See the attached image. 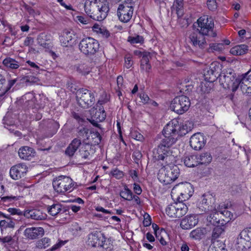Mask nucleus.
Listing matches in <instances>:
<instances>
[{"instance_id": "f257e3e1", "label": "nucleus", "mask_w": 251, "mask_h": 251, "mask_svg": "<svg viewBox=\"0 0 251 251\" xmlns=\"http://www.w3.org/2000/svg\"><path fill=\"white\" fill-rule=\"evenodd\" d=\"M178 122L173 120L164 127L162 131L163 138L161 139L157 148L153 152V157L156 160H166L168 163L173 162L175 157L172 154L170 147L177 140L179 135Z\"/></svg>"}, {"instance_id": "f03ea898", "label": "nucleus", "mask_w": 251, "mask_h": 251, "mask_svg": "<svg viewBox=\"0 0 251 251\" xmlns=\"http://www.w3.org/2000/svg\"><path fill=\"white\" fill-rule=\"evenodd\" d=\"M220 84L225 89H231L234 93L239 88L241 81L240 75L236 77V74L231 69H227L223 71L218 75Z\"/></svg>"}, {"instance_id": "7ed1b4c3", "label": "nucleus", "mask_w": 251, "mask_h": 251, "mask_svg": "<svg viewBox=\"0 0 251 251\" xmlns=\"http://www.w3.org/2000/svg\"><path fill=\"white\" fill-rule=\"evenodd\" d=\"M162 160L165 161L166 165L159 170L158 178L160 182L167 185L177 178L179 174V169L177 166L173 164L176 162V159L170 163H168L166 160Z\"/></svg>"}, {"instance_id": "20e7f679", "label": "nucleus", "mask_w": 251, "mask_h": 251, "mask_svg": "<svg viewBox=\"0 0 251 251\" xmlns=\"http://www.w3.org/2000/svg\"><path fill=\"white\" fill-rule=\"evenodd\" d=\"M195 24L194 26H196ZM196 24L198 25L197 31L207 37V41H211L216 36L217 34L214 31V22L211 18L207 15L201 16L198 19Z\"/></svg>"}, {"instance_id": "39448f33", "label": "nucleus", "mask_w": 251, "mask_h": 251, "mask_svg": "<svg viewBox=\"0 0 251 251\" xmlns=\"http://www.w3.org/2000/svg\"><path fill=\"white\" fill-rule=\"evenodd\" d=\"M84 9L86 13L91 18L98 21L103 20L109 10L107 4L101 2L89 6L85 5Z\"/></svg>"}, {"instance_id": "423d86ee", "label": "nucleus", "mask_w": 251, "mask_h": 251, "mask_svg": "<svg viewBox=\"0 0 251 251\" xmlns=\"http://www.w3.org/2000/svg\"><path fill=\"white\" fill-rule=\"evenodd\" d=\"M76 99L78 104L83 108H88L95 102L94 92L87 89H79L76 92Z\"/></svg>"}, {"instance_id": "0eeeda50", "label": "nucleus", "mask_w": 251, "mask_h": 251, "mask_svg": "<svg viewBox=\"0 0 251 251\" xmlns=\"http://www.w3.org/2000/svg\"><path fill=\"white\" fill-rule=\"evenodd\" d=\"M78 47L83 54L91 56L99 51L100 44L97 40L92 37H86L80 41Z\"/></svg>"}, {"instance_id": "6e6552de", "label": "nucleus", "mask_w": 251, "mask_h": 251, "mask_svg": "<svg viewBox=\"0 0 251 251\" xmlns=\"http://www.w3.org/2000/svg\"><path fill=\"white\" fill-rule=\"evenodd\" d=\"M75 184L73 179L65 176H60L52 182L54 190L59 194H64L74 187Z\"/></svg>"}, {"instance_id": "1a4fd4ad", "label": "nucleus", "mask_w": 251, "mask_h": 251, "mask_svg": "<svg viewBox=\"0 0 251 251\" xmlns=\"http://www.w3.org/2000/svg\"><path fill=\"white\" fill-rule=\"evenodd\" d=\"M190 106V100L188 97L181 95L175 97L170 105L171 110L178 114L187 111Z\"/></svg>"}, {"instance_id": "9d476101", "label": "nucleus", "mask_w": 251, "mask_h": 251, "mask_svg": "<svg viewBox=\"0 0 251 251\" xmlns=\"http://www.w3.org/2000/svg\"><path fill=\"white\" fill-rule=\"evenodd\" d=\"M215 199L211 194H205L201 197L198 204V208L205 213H216L217 211Z\"/></svg>"}, {"instance_id": "9b49d317", "label": "nucleus", "mask_w": 251, "mask_h": 251, "mask_svg": "<svg viewBox=\"0 0 251 251\" xmlns=\"http://www.w3.org/2000/svg\"><path fill=\"white\" fill-rule=\"evenodd\" d=\"M187 211L188 207L183 202H175L169 204L166 208L167 215L171 218H180Z\"/></svg>"}, {"instance_id": "f8f14e48", "label": "nucleus", "mask_w": 251, "mask_h": 251, "mask_svg": "<svg viewBox=\"0 0 251 251\" xmlns=\"http://www.w3.org/2000/svg\"><path fill=\"white\" fill-rule=\"evenodd\" d=\"M237 249L243 251L251 247V227L243 230L236 241Z\"/></svg>"}, {"instance_id": "ddd939ff", "label": "nucleus", "mask_w": 251, "mask_h": 251, "mask_svg": "<svg viewBox=\"0 0 251 251\" xmlns=\"http://www.w3.org/2000/svg\"><path fill=\"white\" fill-rule=\"evenodd\" d=\"M134 7L123 3L119 4L117 9V16L120 21L123 23H127L131 19Z\"/></svg>"}, {"instance_id": "4468645a", "label": "nucleus", "mask_w": 251, "mask_h": 251, "mask_svg": "<svg viewBox=\"0 0 251 251\" xmlns=\"http://www.w3.org/2000/svg\"><path fill=\"white\" fill-rule=\"evenodd\" d=\"M90 113L92 116L89 120L90 122L94 126L100 127V125L98 123L104 121L106 118V113L103 107H100L98 110L94 107L90 110Z\"/></svg>"}, {"instance_id": "2eb2a0df", "label": "nucleus", "mask_w": 251, "mask_h": 251, "mask_svg": "<svg viewBox=\"0 0 251 251\" xmlns=\"http://www.w3.org/2000/svg\"><path fill=\"white\" fill-rule=\"evenodd\" d=\"M190 43L195 47L203 49L206 45L207 37L197 31L192 32L189 36Z\"/></svg>"}, {"instance_id": "dca6fc26", "label": "nucleus", "mask_w": 251, "mask_h": 251, "mask_svg": "<svg viewBox=\"0 0 251 251\" xmlns=\"http://www.w3.org/2000/svg\"><path fill=\"white\" fill-rule=\"evenodd\" d=\"M105 239L103 234L99 230H94L88 235L87 243L92 247H99L101 241Z\"/></svg>"}, {"instance_id": "f3484780", "label": "nucleus", "mask_w": 251, "mask_h": 251, "mask_svg": "<svg viewBox=\"0 0 251 251\" xmlns=\"http://www.w3.org/2000/svg\"><path fill=\"white\" fill-rule=\"evenodd\" d=\"M27 171V166L23 163L12 166L9 172L11 177L14 180H18L24 177Z\"/></svg>"}, {"instance_id": "a211bd4d", "label": "nucleus", "mask_w": 251, "mask_h": 251, "mask_svg": "<svg viewBox=\"0 0 251 251\" xmlns=\"http://www.w3.org/2000/svg\"><path fill=\"white\" fill-rule=\"evenodd\" d=\"M75 35L74 31L65 29L59 37L61 44L63 47L72 46L75 43Z\"/></svg>"}, {"instance_id": "6ab92c4d", "label": "nucleus", "mask_w": 251, "mask_h": 251, "mask_svg": "<svg viewBox=\"0 0 251 251\" xmlns=\"http://www.w3.org/2000/svg\"><path fill=\"white\" fill-rule=\"evenodd\" d=\"M205 142L204 136L200 133L193 134L190 140V146L196 151L201 149L204 146Z\"/></svg>"}, {"instance_id": "aec40b11", "label": "nucleus", "mask_w": 251, "mask_h": 251, "mask_svg": "<svg viewBox=\"0 0 251 251\" xmlns=\"http://www.w3.org/2000/svg\"><path fill=\"white\" fill-rule=\"evenodd\" d=\"M198 223L197 215H190L185 217L181 221L180 226L183 229H190L196 226Z\"/></svg>"}, {"instance_id": "412c9836", "label": "nucleus", "mask_w": 251, "mask_h": 251, "mask_svg": "<svg viewBox=\"0 0 251 251\" xmlns=\"http://www.w3.org/2000/svg\"><path fill=\"white\" fill-rule=\"evenodd\" d=\"M35 150L32 148L28 146L22 147L18 151L20 158L25 160H31L35 156Z\"/></svg>"}, {"instance_id": "4be33fe9", "label": "nucleus", "mask_w": 251, "mask_h": 251, "mask_svg": "<svg viewBox=\"0 0 251 251\" xmlns=\"http://www.w3.org/2000/svg\"><path fill=\"white\" fill-rule=\"evenodd\" d=\"M24 215L27 218H31L35 220H45L47 216L46 213L37 209L27 210L24 212Z\"/></svg>"}, {"instance_id": "5701e85b", "label": "nucleus", "mask_w": 251, "mask_h": 251, "mask_svg": "<svg viewBox=\"0 0 251 251\" xmlns=\"http://www.w3.org/2000/svg\"><path fill=\"white\" fill-rule=\"evenodd\" d=\"M44 234V229L41 227L26 228L24 231L25 236L30 239H34Z\"/></svg>"}, {"instance_id": "b1692460", "label": "nucleus", "mask_w": 251, "mask_h": 251, "mask_svg": "<svg viewBox=\"0 0 251 251\" xmlns=\"http://www.w3.org/2000/svg\"><path fill=\"white\" fill-rule=\"evenodd\" d=\"M142 58L141 60V70L143 72L149 73L151 69V66L149 63L150 59L151 58V53L148 51L141 52Z\"/></svg>"}, {"instance_id": "393cba45", "label": "nucleus", "mask_w": 251, "mask_h": 251, "mask_svg": "<svg viewBox=\"0 0 251 251\" xmlns=\"http://www.w3.org/2000/svg\"><path fill=\"white\" fill-rule=\"evenodd\" d=\"M209 232H210V229L208 226L198 227L191 231L189 237L193 239L200 240L203 238Z\"/></svg>"}, {"instance_id": "a878e982", "label": "nucleus", "mask_w": 251, "mask_h": 251, "mask_svg": "<svg viewBox=\"0 0 251 251\" xmlns=\"http://www.w3.org/2000/svg\"><path fill=\"white\" fill-rule=\"evenodd\" d=\"M190 187V183H186L180 186L179 195L177 198V200L179 202H182L191 196L192 195L190 194V191H189Z\"/></svg>"}, {"instance_id": "bb28decb", "label": "nucleus", "mask_w": 251, "mask_h": 251, "mask_svg": "<svg viewBox=\"0 0 251 251\" xmlns=\"http://www.w3.org/2000/svg\"><path fill=\"white\" fill-rule=\"evenodd\" d=\"M0 217L4 218V219L0 221V227L1 230L6 229V228H14L15 223L13 220V218L11 217L10 215H6L0 212Z\"/></svg>"}, {"instance_id": "cd10ccee", "label": "nucleus", "mask_w": 251, "mask_h": 251, "mask_svg": "<svg viewBox=\"0 0 251 251\" xmlns=\"http://www.w3.org/2000/svg\"><path fill=\"white\" fill-rule=\"evenodd\" d=\"M81 142L77 138L74 139L65 151V154L69 156H72L81 145Z\"/></svg>"}, {"instance_id": "c85d7f7f", "label": "nucleus", "mask_w": 251, "mask_h": 251, "mask_svg": "<svg viewBox=\"0 0 251 251\" xmlns=\"http://www.w3.org/2000/svg\"><path fill=\"white\" fill-rule=\"evenodd\" d=\"M62 205L58 202L53 203L47 206L48 213L52 216H55L61 212L64 213V210L62 209Z\"/></svg>"}, {"instance_id": "c756f323", "label": "nucleus", "mask_w": 251, "mask_h": 251, "mask_svg": "<svg viewBox=\"0 0 251 251\" xmlns=\"http://www.w3.org/2000/svg\"><path fill=\"white\" fill-rule=\"evenodd\" d=\"M248 50L247 45L242 44L232 48L230 49V52L234 55H242L246 54Z\"/></svg>"}, {"instance_id": "7c9ffc66", "label": "nucleus", "mask_w": 251, "mask_h": 251, "mask_svg": "<svg viewBox=\"0 0 251 251\" xmlns=\"http://www.w3.org/2000/svg\"><path fill=\"white\" fill-rule=\"evenodd\" d=\"M3 64L6 67L11 69H17L20 66L19 61L10 57H7L4 59L3 60Z\"/></svg>"}, {"instance_id": "2f4dec72", "label": "nucleus", "mask_w": 251, "mask_h": 251, "mask_svg": "<svg viewBox=\"0 0 251 251\" xmlns=\"http://www.w3.org/2000/svg\"><path fill=\"white\" fill-rule=\"evenodd\" d=\"M180 128L179 129V133L180 136H183L190 131L193 127V124L191 122L186 121L184 124H179Z\"/></svg>"}, {"instance_id": "473e14b6", "label": "nucleus", "mask_w": 251, "mask_h": 251, "mask_svg": "<svg viewBox=\"0 0 251 251\" xmlns=\"http://www.w3.org/2000/svg\"><path fill=\"white\" fill-rule=\"evenodd\" d=\"M92 152L93 151L88 145L82 146L79 150L80 155L82 158L85 159H90V156Z\"/></svg>"}, {"instance_id": "72a5a7b5", "label": "nucleus", "mask_w": 251, "mask_h": 251, "mask_svg": "<svg viewBox=\"0 0 251 251\" xmlns=\"http://www.w3.org/2000/svg\"><path fill=\"white\" fill-rule=\"evenodd\" d=\"M183 162L185 165L188 167H194L198 165L197 157L195 155L186 156L183 159Z\"/></svg>"}, {"instance_id": "f704fd0d", "label": "nucleus", "mask_w": 251, "mask_h": 251, "mask_svg": "<svg viewBox=\"0 0 251 251\" xmlns=\"http://www.w3.org/2000/svg\"><path fill=\"white\" fill-rule=\"evenodd\" d=\"M221 225V226H217L213 228L212 233V239H217L221 235L224 233L226 227L224 225V223H222Z\"/></svg>"}, {"instance_id": "c9c22d12", "label": "nucleus", "mask_w": 251, "mask_h": 251, "mask_svg": "<svg viewBox=\"0 0 251 251\" xmlns=\"http://www.w3.org/2000/svg\"><path fill=\"white\" fill-rule=\"evenodd\" d=\"M22 99L23 100H25V104H26L27 106L31 108L33 107L36 99L33 93H27L23 97Z\"/></svg>"}, {"instance_id": "e433bc0d", "label": "nucleus", "mask_w": 251, "mask_h": 251, "mask_svg": "<svg viewBox=\"0 0 251 251\" xmlns=\"http://www.w3.org/2000/svg\"><path fill=\"white\" fill-rule=\"evenodd\" d=\"M199 160L198 164H209L212 160V156L209 153H202L199 156V158H197V160Z\"/></svg>"}, {"instance_id": "4c0bfd02", "label": "nucleus", "mask_w": 251, "mask_h": 251, "mask_svg": "<svg viewBox=\"0 0 251 251\" xmlns=\"http://www.w3.org/2000/svg\"><path fill=\"white\" fill-rule=\"evenodd\" d=\"M120 196L125 199L128 201L132 200L133 193L132 191L128 188L127 186H125L124 190L120 192Z\"/></svg>"}, {"instance_id": "58836bf2", "label": "nucleus", "mask_w": 251, "mask_h": 251, "mask_svg": "<svg viewBox=\"0 0 251 251\" xmlns=\"http://www.w3.org/2000/svg\"><path fill=\"white\" fill-rule=\"evenodd\" d=\"M36 100H35L33 107L32 108H36L37 109H43L46 105L45 98H41L40 96H39L38 98L35 97Z\"/></svg>"}, {"instance_id": "ea45409f", "label": "nucleus", "mask_w": 251, "mask_h": 251, "mask_svg": "<svg viewBox=\"0 0 251 251\" xmlns=\"http://www.w3.org/2000/svg\"><path fill=\"white\" fill-rule=\"evenodd\" d=\"M47 41V35L44 33H41L37 38L38 43L45 48H49V44L46 42Z\"/></svg>"}, {"instance_id": "a19ab883", "label": "nucleus", "mask_w": 251, "mask_h": 251, "mask_svg": "<svg viewBox=\"0 0 251 251\" xmlns=\"http://www.w3.org/2000/svg\"><path fill=\"white\" fill-rule=\"evenodd\" d=\"M50 243V239L45 237L37 241L36 247L39 249H45L49 246Z\"/></svg>"}, {"instance_id": "79ce46f5", "label": "nucleus", "mask_w": 251, "mask_h": 251, "mask_svg": "<svg viewBox=\"0 0 251 251\" xmlns=\"http://www.w3.org/2000/svg\"><path fill=\"white\" fill-rule=\"evenodd\" d=\"M250 72L240 75V84L245 85H251V75H249Z\"/></svg>"}, {"instance_id": "37998d69", "label": "nucleus", "mask_w": 251, "mask_h": 251, "mask_svg": "<svg viewBox=\"0 0 251 251\" xmlns=\"http://www.w3.org/2000/svg\"><path fill=\"white\" fill-rule=\"evenodd\" d=\"M224 44L223 43H213L209 45L208 51H221L224 49Z\"/></svg>"}, {"instance_id": "c03bdc74", "label": "nucleus", "mask_w": 251, "mask_h": 251, "mask_svg": "<svg viewBox=\"0 0 251 251\" xmlns=\"http://www.w3.org/2000/svg\"><path fill=\"white\" fill-rule=\"evenodd\" d=\"M76 71L78 73L85 75L89 73L90 68L84 64H80L77 67Z\"/></svg>"}, {"instance_id": "a18cd8bd", "label": "nucleus", "mask_w": 251, "mask_h": 251, "mask_svg": "<svg viewBox=\"0 0 251 251\" xmlns=\"http://www.w3.org/2000/svg\"><path fill=\"white\" fill-rule=\"evenodd\" d=\"M220 213L226 217L227 222H228L230 220L235 218V216L230 211H229L228 209L221 210V213Z\"/></svg>"}, {"instance_id": "49530a36", "label": "nucleus", "mask_w": 251, "mask_h": 251, "mask_svg": "<svg viewBox=\"0 0 251 251\" xmlns=\"http://www.w3.org/2000/svg\"><path fill=\"white\" fill-rule=\"evenodd\" d=\"M167 235V233L164 229H161L159 234L156 235V238L159 241L160 244L163 246L167 245V243L165 240L164 236Z\"/></svg>"}, {"instance_id": "de8ad7c7", "label": "nucleus", "mask_w": 251, "mask_h": 251, "mask_svg": "<svg viewBox=\"0 0 251 251\" xmlns=\"http://www.w3.org/2000/svg\"><path fill=\"white\" fill-rule=\"evenodd\" d=\"M23 7L25 9L28 13V14L33 17L35 15H39V12L38 11H35L32 7L28 5L26 3H24L23 4Z\"/></svg>"}, {"instance_id": "09e8293b", "label": "nucleus", "mask_w": 251, "mask_h": 251, "mask_svg": "<svg viewBox=\"0 0 251 251\" xmlns=\"http://www.w3.org/2000/svg\"><path fill=\"white\" fill-rule=\"evenodd\" d=\"M109 175L117 179H120L124 176L123 172L117 169L112 170L110 172Z\"/></svg>"}, {"instance_id": "8fccbe9b", "label": "nucleus", "mask_w": 251, "mask_h": 251, "mask_svg": "<svg viewBox=\"0 0 251 251\" xmlns=\"http://www.w3.org/2000/svg\"><path fill=\"white\" fill-rule=\"evenodd\" d=\"M207 5L211 11H215L217 9V3L216 0H207Z\"/></svg>"}, {"instance_id": "3c124183", "label": "nucleus", "mask_w": 251, "mask_h": 251, "mask_svg": "<svg viewBox=\"0 0 251 251\" xmlns=\"http://www.w3.org/2000/svg\"><path fill=\"white\" fill-rule=\"evenodd\" d=\"M128 41L131 44L140 43L143 42V38L139 35H137L136 37H129Z\"/></svg>"}, {"instance_id": "603ef678", "label": "nucleus", "mask_w": 251, "mask_h": 251, "mask_svg": "<svg viewBox=\"0 0 251 251\" xmlns=\"http://www.w3.org/2000/svg\"><path fill=\"white\" fill-rule=\"evenodd\" d=\"M14 242V240L11 235L6 236L3 238L0 237V242L2 243V244L4 245L5 244H8V245H11Z\"/></svg>"}, {"instance_id": "864d4df0", "label": "nucleus", "mask_w": 251, "mask_h": 251, "mask_svg": "<svg viewBox=\"0 0 251 251\" xmlns=\"http://www.w3.org/2000/svg\"><path fill=\"white\" fill-rule=\"evenodd\" d=\"M239 86L243 94L247 95L251 94V85H245L244 84H240Z\"/></svg>"}, {"instance_id": "5fc2aeb1", "label": "nucleus", "mask_w": 251, "mask_h": 251, "mask_svg": "<svg viewBox=\"0 0 251 251\" xmlns=\"http://www.w3.org/2000/svg\"><path fill=\"white\" fill-rule=\"evenodd\" d=\"M213 214H210L208 217V220L213 225H215L220 223V220L216 217V213H213Z\"/></svg>"}, {"instance_id": "6e6d98bb", "label": "nucleus", "mask_w": 251, "mask_h": 251, "mask_svg": "<svg viewBox=\"0 0 251 251\" xmlns=\"http://www.w3.org/2000/svg\"><path fill=\"white\" fill-rule=\"evenodd\" d=\"M125 66L127 69H129L133 65L132 57L129 55H127L125 57Z\"/></svg>"}, {"instance_id": "4d7b16f0", "label": "nucleus", "mask_w": 251, "mask_h": 251, "mask_svg": "<svg viewBox=\"0 0 251 251\" xmlns=\"http://www.w3.org/2000/svg\"><path fill=\"white\" fill-rule=\"evenodd\" d=\"M139 98L141 99V102L144 104H148L149 103L150 99L149 96L144 93L139 94Z\"/></svg>"}, {"instance_id": "13d9d810", "label": "nucleus", "mask_w": 251, "mask_h": 251, "mask_svg": "<svg viewBox=\"0 0 251 251\" xmlns=\"http://www.w3.org/2000/svg\"><path fill=\"white\" fill-rule=\"evenodd\" d=\"M178 23L181 27H187L189 24L188 19L185 17L178 19Z\"/></svg>"}, {"instance_id": "bf43d9fd", "label": "nucleus", "mask_w": 251, "mask_h": 251, "mask_svg": "<svg viewBox=\"0 0 251 251\" xmlns=\"http://www.w3.org/2000/svg\"><path fill=\"white\" fill-rule=\"evenodd\" d=\"M7 92V90L6 86V81H0V97L3 96Z\"/></svg>"}, {"instance_id": "052dcab7", "label": "nucleus", "mask_w": 251, "mask_h": 251, "mask_svg": "<svg viewBox=\"0 0 251 251\" xmlns=\"http://www.w3.org/2000/svg\"><path fill=\"white\" fill-rule=\"evenodd\" d=\"M7 211L11 214V215H24L23 212L21 211L19 209L14 208H9L7 210Z\"/></svg>"}, {"instance_id": "680f3d73", "label": "nucleus", "mask_w": 251, "mask_h": 251, "mask_svg": "<svg viewBox=\"0 0 251 251\" xmlns=\"http://www.w3.org/2000/svg\"><path fill=\"white\" fill-rule=\"evenodd\" d=\"M216 71L217 70L215 64H211L210 67V69L209 70H208L207 73L210 75H212L214 76V77H216V75L218 73V72L216 73Z\"/></svg>"}, {"instance_id": "e2e57ef3", "label": "nucleus", "mask_w": 251, "mask_h": 251, "mask_svg": "<svg viewBox=\"0 0 251 251\" xmlns=\"http://www.w3.org/2000/svg\"><path fill=\"white\" fill-rule=\"evenodd\" d=\"M34 43V39L33 38L30 37V36H27L25 39L24 45L25 46H29L31 45H32Z\"/></svg>"}, {"instance_id": "0e129e2a", "label": "nucleus", "mask_w": 251, "mask_h": 251, "mask_svg": "<svg viewBox=\"0 0 251 251\" xmlns=\"http://www.w3.org/2000/svg\"><path fill=\"white\" fill-rule=\"evenodd\" d=\"M101 34V36L104 38H107L110 36L109 32L104 27L101 28V31L99 33Z\"/></svg>"}, {"instance_id": "69168bd1", "label": "nucleus", "mask_w": 251, "mask_h": 251, "mask_svg": "<svg viewBox=\"0 0 251 251\" xmlns=\"http://www.w3.org/2000/svg\"><path fill=\"white\" fill-rule=\"evenodd\" d=\"M26 63H27L31 67L34 69V71L36 73L39 72L40 68L39 67L35 64L34 62H32L30 60H28L26 61Z\"/></svg>"}, {"instance_id": "338daca9", "label": "nucleus", "mask_w": 251, "mask_h": 251, "mask_svg": "<svg viewBox=\"0 0 251 251\" xmlns=\"http://www.w3.org/2000/svg\"><path fill=\"white\" fill-rule=\"evenodd\" d=\"M228 204H225L224 203H222L220 204L218 206V207L217 208V211L216 213L220 212L221 213V210H224L225 209H228Z\"/></svg>"}, {"instance_id": "774afa93", "label": "nucleus", "mask_w": 251, "mask_h": 251, "mask_svg": "<svg viewBox=\"0 0 251 251\" xmlns=\"http://www.w3.org/2000/svg\"><path fill=\"white\" fill-rule=\"evenodd\" d=\"M133 189L134 192L138 195H140L142 192L140 186L137 183H134Z\"/></svg>"}]
</instances>
